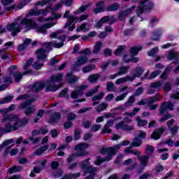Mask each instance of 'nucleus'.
<instances>
[{
  "label": "nucleus",
  "mask_w": 179,
  "mask_h": 179,
  "mask_svg": "<svg viewBox=\"0 0 179 179\" xmlns=\"http://www.w3.org/2000/svg\"><path fill=\"white\" fill-rule=\"evenodd\" d=\"M92 164L90 163V158H87L84 161H81L79 164L80 169L83 171L85 173L90 166H91Z\"/></svg>",
  "instance_id": "19"
},
{
  "label": "nucleus",
  "mask_w": 179,
  "mask_h": 179,
  "mask_svg": "<svg viewBox=\"0 0 179 179\" xmlns=\"http://www.w3.org/2000/svg\"><path fill=\"white\" fill-rule=\"evenodd\" d=\"M139 6H138L136 10V13L138 16L143 15V13H149L153 10L155 8V3L150 0H141L138 2Z\"/></svg>",
  "instance_id": "3"
},
{
  "label": "nucleus",
  "mask_w": 179,
  "mask_h": 179,
  "mask_svg": "<svg viewBox=\"0 0 179 179\" xmlns=\"http://www.w3.org/2000/svg\"><path fill=\"white\" fill-rule=\"evenodd\" d=\"M95 6L96 8L93 9V12L95 15H99V13H103V12L106 11V8H104V1L97 2Z\"/></svg>",
  "instance_id": "13"
},
{
  "label": "nucleus",
  "mask_w": 179,
  "mask_h": 179,
  "mask_svg": "<svg viewBox=\"0 0 179 179\" xmlns=\"http://www.w3.org/2000/svg\"><path fill=\"white\" fill-rule=\"evenodd\" d=\"M88 61L89 59L86 56H80L77 58V61L76 62V63L81 66V65H85V64H87Z\"/></svg>",
  "instance_id": "31"
},
{
  "label": "nucleus",
  "mask_w": 179,
  "mask_h": 179,
  "mask_svg": "<svg viewBox=\"0 0 179 179\" xmlns=\"http://www.w3.org/2000/svg\"><path fill=\"white\" fill-rule=\"evenodd\" d=\"M38 33H41V34H47V29L44 24L38 27Z\"/></svg>",
  "instance_id": "60"
},
{
  "label": "nucleus",
  "mask_w": 179,
  "mask_h": 179,
  "mask_svg": "<svg viewBox=\"0 0 179 179\" xmlns=\"http://www.w3.org/2000/svg\"><path fill=\"white\" fill-rule=\"evenodd\" d=\"M72 72H79L80 71V66L76 62L71 67Z\"/></svg>",
  "instance_id": "57"
},
{
  "label": "nucleus",
  "mask_w": 179,
  "mask_h": 179,
  "mask_svg": "<svg viewBox=\"0 0 179 179\" xmlns=\"http://www.w3.org/2000/svg\"><path fill=\"white\" fill-rule=\"evenodd\" d=\"M142 50V47L141 46H133L130 49L131 57H135L138 55V53Z\"/></svg>",
  "instance_id": "32"
},
{
  "label": "nucleus",
  "mask_w": 179,
  "mask_h": 179,
  "mask_svg": "<svg viewBox=\"0 0 179 179\" xmlns=\"http://www.w3.org/2000/svg\"><path fill=\"white\" fill-rule=\"evenodd\" d=\"M51 50V46H45L36 50V58L38 59H42V61H45V59H47V53L50 52Z\"/></svg>",
  "instance_id": "9"
},
{
  "label": "nucleus",
  "mask_w": 179,
  "mask_h": 179,
  "mask_svg": "<svg viewBox=\"0 0 179 179\" xmlns=\"http://www.w3.org/2000/svg\"><path fill=\"white\" fill-rule=\"evenodd\" d=\"M124 50H125V48H124V46H120L119 48H117L115 51L114 54L115 55H121V54L124 52Z\"/></svg>",
  "instance_id": "62"
},
{
  "label": "nucleus",
  "mask_w": 179,
  "mask_h": 179,
  "mask_svg": "<svg viewBox=\"0 0 179 179\" xmlns=\"http://www.w3.org/2000/svg\"><path fill=\"white\" fill-rule=\"evenodd\" d=\"M42 66L43 64L40 62V60H36L33 64V67L34 68V69H36V71H38V69H41Z\"/></svg>",
  "instance_id": "58"
},
{
  "label": "nucleus",
  "mask_w": 179,
  "mask_h": 179,
  "mask_svg": "<svg viewBox=\"0 0 179 179\" xmlns=\"http://www.w3.org/2000/svg\"><path fill=\"white\" fill-rule=\"evenodd\" d=\"M163 34V31L160 29H155L152 32L151 40L153 41H159L160 36Z\"/></svg>",
  "instance_id": "18"
},
{
  "label": "nucleus",
  "mask_w": 179,
  "mask_h": 179,
  "mask_svg": "<svg viewBox=\"0 0 179 179\" xmlns=\"http://www.w3.org/2000/svg\"><path fill=\"white\" fill-rule=\"evenodd\" d=\"M137 159L141 164V166L137 169V173L141 174L145 170V167L148 166L149 163V156L148 155H137Z\"/></svg>",
  "instance_id": "7"
},
{
  "label": "nucleus",
  "mask_w": 179,
  "mask_h": 179,
  "mask_svg": "<svg viewBox=\"0 0 179 179\" xmlns=\"http://www.w3.org/2000/svg\"><path fill=\"white\" fill-rule=\"evenodd\" d=\"M100 76H101L100 74L94 73V74L90 76L87 78V80L90 83H97V80H99V79H100Z\"/></svg>",
  "instance_id": "28"
},
{
  "label": "nucleus",
  "mask_w": 179,
  "mask_h": 179,
  "mask_svg": "<svg viewBox=\"0 0 179 179\" xmlns=\"http://www.w3.org/2000/svg\"><path fill=\"white\" fill-rule=\"evenodd\" d=\"M97 170H99V168L94 167L90 165L87 169V170L84 172V174H90L89 176L94 177V176H96V173H97Z\"/></svg>",
  "instance_id": "25"
},
{
  "label": "nucleus",
  "mask_w": 179,
  "mask_h": 179,
  "mask_svg": "<svg viewBox=\"0 0 179 179\" xmlns=\"http://www.w3.org/2000/svg\"><path fill=\"white\" fill-rule=\"evenodd\" d=\"M127 57H128V55H124L123 57V61L126 64H129V62H134L135 64H136L138 61H139V58L135 57V56L131 57V59H127Z\"/></svg>",
  "instance_id": "33"
},
{
  "label": "nucleus",
  "mask_w": 179,
  "mask_h": 179,
  "mask_svg": "<svg viewBox=\"0 0 179 179\" xmlns=\"http://www.w3.org/2000/svg\"><path fill=\"white\" fill-rule=\"evenodd\" d=\"M94 69H96V65L88 64V65L83 67L82 71L84 73H88V72H91V71H93Z\"/></svg>",
  "instance_id": "37"
},
{
  "label": "nucleus",
  "mask_w": 179,
  "mask_h": 179,
  "mask_svg": "<svg viewBox=\"0 0 179 179\" xmlns=\"http://www.w3.org/2000/svg\"><path fill=\"white\" fill-rule=\"evenodd\" d=\"M66 80L67 83H76L79 80V77L73 75L72 73H68L66 76Z\"/></svg>",
  "instance_id": "23"
},
{
  "label": "nucleus",
  "mask_w": 179,
  "mask_h": 179,
  "mask_svg": "<svg viewBox=\"0 0 179 179\" xmlns=\"http://www.w3.org/2000/svg\"><path fill=\"white\" fill-rule=\"evenodd\" d=\"M136 121L137 122V125L138 127H145L148 125V120H142L139 116L136 117Z\"/></svg>",
  "instance_id": "45"
},
{
  "label": "nucleus",
  "mask_w": 179,
  "mask_h": 179,
  "mask_svg": "<svg viewBox=\"0 0 179 179\" xmlns=\"http://www.w3.org/2000/svg\"><path fill=\"white\" fill-rule=\"evenodd\" d=\"M165 131L166 129L163 127L157 129L151 134V138H152V139H155V141H157V139H160V136H162V134H164Z\"/></svg>",
  "instance_id": "16"
},
{
  "label": "nucleus",
  "mask_w": 179,
  "mask_h": 179,
  "mask_svg": "<svg viewBox=\"0 0 179 179\" xmlns=\"http://www.w3.org/2000/svg\"><path fill=\"white\" fill-rule=\"evenodd\" d=\"M90 6L89 4L87 5H82L81 6L79 7L78 10H76L74 13L75 15H80V13H84L87 8Z\"/></svg>",
  "instance_id": "38"
},
{
  "label": "nucleus",
  "mask_w": 179,
  "mask_h": 179,
  "mask_svg": "<svg viewBox=\"0 0 179 179\" xmlns=\"http://www.w3.org/2000/svg\"><path fill=\"white\" fill-rule=\"evenodd\" d=\"M89 86L87 85H80L77 86L71 94V99H78V97H80V96H83V90H86Z\"/></svg>",
  "instance_id": "10"
},
{
  "label": "nucleus",
  "mask_w": 179,
  "mask_h": 179,
  "mask_svg": "<svg viewBox=\"0 0 179 179\" xmlns=\"http://www.w3.org/2000/svg\"><path fill=\"white\" fill-rule=\"evenodd\" d=\"M129 69H130L129 66H122L119 69L117 75H119V76H120L121 75H125V74L128 73V71H129Z\"/></svg>",
  "instance_id": "43"
},
{
  "label": "nucleus",
  "mask_w": 179,
  "mask_h": 179,
  "mask_svg": "<svg viewBox=\"0 0 179 179\" xmlns=\"http://www.w3.org/2000/svg\"><path fill=\"white\" fill-rule=\"evenodd\" d=\"M32 0H23L21 1L19 5L16 6V4H12L11 6L4 7V10L6 12H10V10H13V9H15V10H20V9H23L26 5H28V3H30Z\"/></svg>",
  "instance_id": "8"
},
{
  "label": "nucleus",
  "mask_w": 179,
  "mask_h": 179,
  "mask_svg": "<svg viewBox=\"0 0 179 179\" xmlns=\"http://www.w3.org/2000/svg\"><path fill=\"white\" fill-rule=\"evenodd\" d=\"M134 71L135 72L134 76L136 78H141L145 70L142 67H136L134 69Z\"/></svg>",
  "instance_id": "44"
},
{
  "label": "nucleus",
  "mask_w": 179,
  "mask_h": 179,
  "mask_svg": "<svg viewBox=\"0 0 179 179\" xmlns=\"http://www.w3.org/2000/svg\"><path fill=\"white\" fill-rule=\"evenodd\" d=\"M1 122L6 124V132H13L17 131L19 128L26 127L29 124V118L24 117L22 120L19 117V115L14 114H6L3 115Z\"/></svg>",
  "instance_id": "1"
},
{
  "label": "nucleus",
  "mask_w": 179,
  "mask_h": 179,
  "mask_svg": "<svg viewBox=\"0 0 179 179\" xmlns=\"http://www.w3.org/2000/svg\"><path fill=\"white\" fill-rule=\"evenodd\" d=\"M115 128L117 129H125V122L124 121H121L120 122L115 124Z\"/></svg>",
  "instance_id": "59"
},
{
  "label": "nucleus",
  "mask_w": 179,
  "mask_h": 179,
  "mask_svg": "<svg viewBox=\"0 0 179 179\" xmlns=\"http://www.w3.org/2000/svg\"><path fill=\"white\" fill-rule=\"evenodd\" d=\"M160 100V96L158 94L154 96H150L149 99L147 100V104L150 105L153 104V103H157Z\"/></svg>",
  "instance_id": "40"
},
{
  "label": "nucleus",
  "mask_w": 179,
  "mask_h": 179,
  "mask_svg": "<svg viewBox=\"0 0 179 179\" xmlns=\"http://www.w3.org/2000/svg\"><path fill=\"white\" fill-rule=\"evenodd\" d=\"M13 139H8L3 142L2 144L0 145V150H2L3 148H6V146H9V145H10V143H13Z\"/></svg>",
  "instance_id": "50"
},
{
  "label": "nucleus",
  "mask_w": 179,
  "mask_h": 179,
  "mask_svg": "<svg viewBox=\"0 0 179 179\" xmlns=\"http://www.w3.org/2000/svg\"><path fill=\"white\" fill-rule=\"evenodd\" d=\"M132 148H134L131 145H130L129 147L125 148L124 150V153H129L130 155H134V156H141L142 155V152L139 150H132Z\"/></svg>",
  "instance_id": "24"
},
{
  "label": "nucleus",
  "mask_w": 179,
  "mask_h": 179,
  "mask_svg": "<svg viewBox=\"0 0 179 179\" xmlns=\"http://www.w3.org/2000/svg\"><path fill=\"white\" fill-rule=\"evenodd\" d=\"M58 39L60 40L62 42L59 43H54L52 42L43 43L41 44V45H64V43L66 41V36L63 35L62 36H59Z\"/></svg>",
  "instance_id": "22"
},
{
  "label": "nucleus",
  "mask_w": 179,
  "mask_h": 179,
  "mask_svg": "<svg viewBox=\"0 0 179 179\" xmlns=\"http://www.w3.org/2000/svg\"><path fill=\"white\" fill-rule=\"evenodd\" d=\"M20 24L26 25L27 29H29V30H31V29H35V27H37V24H36V22H34L33 20L27 17L22 19L20 22Z\"/></svg>",
  "instance_id": "12"
},
{
  "label": "nucleus",
  "mask_w": 179,
  "mask_h": 179,
  "mask_svg": "<svg viewBox=\"0 0 179 179\" xmlns=\"http://www.w3.org/2000/svg\"><path fill=\"white\" fill-rule=\"evenodd\" d=\"M108 107V103L106 102H102L96 108V111H97V113H101V111H104V110H106Z\"/></svg>",
  "instance_id": "42"
},
{
  "label": "nucleus",
  "mask_w": 179,
  "mask_h": 179,
  "mask_svg": "<svg viewBox=\"0 0 179 179\" xmlns=\"http://www.w3.org/2000/svg\"><path fill=\"white\" fill-rule=\"evenodd\" d=\"M179 127L178 125L173 126L172 128L170 129L171 134L172 135H176L178 132Z\"/></svg>",
  "instance_id": "64"
},
{
  "label": "nucleus",
  "mask_w": 179,
  "mask_h": 179,
  "mask_svg": "<svg viewBox=\"0 0 179 179\" xmlns=\"http://www.w3.org/2000/svg\"><path fill=\"white\" fill-rule=\"evenodd\" d=\"M60 120H61V113L56 112L52 115L51 118L50 120V122H52V123L58 122V121H59Z\"/></svg>",
  "instance_id": "30"
},
{
  "label": "nucleus",
  "mask_w": 179,
  "mask_h": 179,
  "mask_svg": "<svg viewBox=\"0 0 179 179\" xmlns=\"http://www.w3.org/2000/svg\"><path fill=\"white\" fill-rule=\"evenodd\" d=\"M50 2H51V0H42L41 1L36 2L35 3V6H44V5L50 3Z\"/></svg>",
  "instance_id": "56"
},
{
  "label": "nucleus",
  "mask_w": 179,
  "mask_h": 179,
  "mask_svg": "<svg viewBox=\"0 0 179 179\" xmlns=\"http://www.w3.org/2000/svg\"><path fill=\"white\" fill-rule=\"evenodd\" d=\"M22 170H23L22 166H14L8 170V173H9V174H13V173H19V171H22Z\"/></svg>",
  "instance_id": "34"
},
{
  "label": "nucleus",
  "mask_w": 179,
  "mask_h": 179,
  "mask_svg": "<svg viewBox=\"0 0 179 179\" xmlns=\"http://www.w3.org/2000/svg\"><path fill=\"white\" fill-rule=\"evenodd\" d=\"M62 76H64L62 73L58 74L57 76H52L50 78V81L48 83L49 85L46 88V92H57V90H58V89H59V87H61L62 85H52V83L61 82V80H62Z\"/></svg>",
  "instance_id": "4"
},
{
  "label": "nucleus",
  "mask_w": 179,
  "mask_h": 179,
  "mask_svg": "<svg viewBox=\"0 0 179 179\" xmlns=\"http://www.w3.org/2000/svg\"><path fill=\"white\" fill-rule=\"evenodd\" d=\"M45 86V82H36L33 85L29 87V90L31 92H34V93H38V92L43 90Z\"/></svg>",
  "instance_id": "11"
},
{
  "label": "nucleus",
  "mask_w": 179,
  "mask_h": 179,
  "mask_svg": "<svg viewBox=\"0 0 179 179\" xmlns=\"http://www.w3.org/2000/svg\"><path fill=\"white\" fill-rule=\"evenodd\" d=\"M142 143H143L142 139L136 136L133 138L131 145L133 146V148H139L142 146Z\"/></svg>",
  "instance_id": "27"
},
{
  "label": "nucleus",
  "mask_w": 179,
  "mask_h": 179,
  "mask_svg": "<svg viewBox=\"0 0 179 179\" xmlns=\"http://www.w3.org/2000/svg\"><path fill=\"white\" fill-rule=\"evenodd\" d=\"M36 100L35 99L28 100L21 104H20V108H27L28 106H30Z\"/></svg>",
  "instance_id": "49"
},
{
  "label": "nucleus",
  "mask_w": 179,
  "mask_h": 179,
  "mask_svg": "<svg viewBox=\"0 0 179 179\" xmlns=\"http://www.w3.org/2000/svg\"><path fill=\"white\" fill-rule=\"evenodd\" d=\"M103 97H104V93L103 92H99L98 94L92 96V101H99L100 100H103Z\"/></svg>",
  "instance_id": "48"
},
{
  "label": "nucleus",
  "mask_w": 179,
  "mask_h": 179,
  "mask_svg": "<svg viewBox=\"0 0 179 179\" xmlns=\"http://www.w3.org/2000/svg\"><path fill=\"white\" fill-rule=\"evenodd\" d=\"M159 115H163L166 111H167V101H164L161 104V106L159 109Z\"/></svg>",
  "instance_id": "46"
},
{
  "label": "nucleus",
  "mask_w": 179,
  "mask_h": 179,
  "mask_svg": "<svg viewBox=\"0 0 179 179\" xmlns=\"http://www.w3.org/2000/svg\"><path fill=\"white\" fill-rule=\"evenodd\" d=\"M134 9H136V6H133L131 8H129L124 10H121L118 15L119 20H123L124 17L128 16L129 13H132V12H134Z\"/></svg>",
  "instance_id": "14"
},
{
  "label": "nucleus",
  "mask_w": 179,
  "mask_h": 179,
  "mask_svg": "<svg viewBox=\"0 0 179 179\" xmlns=\"http://www.w3.org/2000/svg\"><path fill=\"white\" fill-rule=\"evenodd\" d=\"M41 15L44 16L45 11H43V9H38L37 7H34L28 13V16H40Z\"/></svg>",
  "instance_id": "15"
},
{
  "label": "nucleus",
  "mask_w": 179,
  "mask_h": 179,
  "mask_svg": "<svg viewBox=\"0 0 179 179\" xmlns=\"http://www.w3.org/2000/svg\"><path fill=\"white\" fill-rule=\"evenodd\" d=\"M120 148L121 144H117L113 147L101 148L100 151L101 154L106 155V153H107L108 155L105 159H102L101 157H97L96 160L94 162V164H96V166H100V164H101L104 162H110L113 156H114V155H115L117 152L120 150Z\"/></svg>",
  "instance_id": "2"
},
{
  "label": "nucleus",
  "mask_w": 179,
  "mask_h": 179,
  "mask_svg": "<svg viewBox=\"0 0 179 179\" xmlns=\"http://www.w3.org/2000/svg\"><path fill=\"white\" fill-rule=\"evenodd\" d=\"M76 157H80L79 155L77 153H73L69 156L67 158V163L69 164L73 162L74 159H76Z\"/></svg>",
  "instance_id": "52"
},
{
  "label": "nucleus",
  "mask_w": 179,
  "mask_h": 179,
  "mask_svg": "<svg viewBox=\"0 0 179 179\" xmlns=\"http://www.w3.org/2000/svg\"><path fill=\"white\" fill-rule=\"evenodd\" d=\"M83 126L84 128H86V129H89L92 127V122L90 120H85L83 122Z\"/></svg>",
  "instance_id": "63"
},
{
  "label": "nucleus",
  "mask_w": 179,
  "mask_h": 179,
  "mask_svg": "<svg viewBox=\"0 0 179 179\" xmlns=\"http://www.w3.org/2000/svg\"><path fill=\"white\" fill-rule=\"evenodd\" d=\"M113 125H114V120H109L102 129V134H111V129L110 128L113 127Z\"/></svg>",
  "instance_id": "20"
},
{
  "label": "nucleus",
  "mask_w": 179,
  "mask_h": 179,
  "mask_svg": "<svg viewBox=\"0 0 179 179\" xmlns=\"http://www.w3.org/2000/svg\"><path fill=\"white\" fill-rule=\"evenodd\" d=\"M6 29L8 31H11L12 36H17L18 33L22 31V25L19 24L17 20L7 24Z\"/></svg>",
  "instance_id": "5"
},
{
  "label": "nucleus",
  "mask_w": 179,
  "mask_h": 179,
  "mask_svg": "<svg viewBox=\"0 0 179 179\" xmlns=\"http://www.w3.org/2000/svg\"><path fill=\"white\" fill-rule=\"evenodd\" d=\"M80 173H69L64 176L62 179H76L80 177Z\"/></svg>",
  "instance_id": "29"
},
{
  "label": "nucleus",
  "mask_w": 179,
  "mask_h": 179,
  "mask_svg": "<svg viewBox=\"0 0 179 179\" xmlns=\"http://www.w3.org/2000/svg\"><path fill=\"white\" fill-rule=\"evenodd\" d=\"M28 73H31V70L27 71L22 73H20L17 71L14 73L13 77H14L15 82H16V83L20 82V80H22V78H23V76H24V75H27Z\"/></svg>",
  "instance_id": "21"
},
{
  "label": "nucleus",
  "mask_w": 179,
  "mask_h": 179,
  "mask_svg": "<svg viewBox=\"0 0 179 179\" xmlns=\"http://www.w3.org/2000/svg\"><path fill=\"white\" fill-rule=\"evenodd\" d=\"M115 89L114 83L109 81L106 83V90L108 92H114Z\"/></svg>",
  "instance_id": "51"
},
{
  "label": "nucleus",
  "mask_w": 179,
  "mask_h": 179,
  "mask_svg": "<svg viewBox=\"0 0 179 179\" xmlns=\"http://www.w3.org/2000/svg\"><path fill=\"white\" fill-rule=\"evenodd\" d=\"M135 103V95H132L129 98V100L125 103V106L129 107V106H132Z\"/></svg>",
  "instance_id": "55"
},
{
  "label": "nucleus",
  "mask_w": 179,
  "mask_h": 179,
  "mask_svg": "<svg viewBox=\"0 0 179 179\" xmlns=\"http://www.w3.org/2000/svg\"><path fill=\"white\" fill-rule=\"evenodd\" d=\"M49 148H50V145H45L43 147L38 148L36 150V155H37L38 156H40V155H43V153H44L45 150H48Z\"/></svg>",
  "instance_id": "47"
},
{
  "label": "nucleus",
  "mask_w": 179,
  "mask_h": 179,
  "mask_svg": "<svg viewBox=\"0 0 179 179\" xmlns=\"http://www.w3.org/2000/svg\"><path fill=\"white\" fill-rule=\"evenodd\" d=\"M88 148H89V144L86 143H83L76 145L74 147V150L77 152V154L80 157H83L89 155V152L86 151V149H87Z\"/></svg>",
  "instance_id": "6"
},
{
  "label": "nucleus",
  "mask_w": 179,
  "mask_h": 179,
  "mask_svg": "<svg viewBox=\"0 0 179 179\" xmlns=\"http://www.w3.org/2000/svg\"><path fill=\"white\" fill-rule=\"evenodd\" d=\"M99 89H100V85H97L94 89L90 90L85 93L86 97H92V96H94V94L99 92Z\"/></svg>",
  "instance_id": "35"
},
{
  "label": "nucleus",
  "mask_w": 179,
  "mask_h": 179,
  "mask_svg": "<svg viewBox=\"0 0 179 179\" xmlns=\"http://www.w3.org/2000/svg\"><path fill=\"white\" fill-rule=\"evenodd\" d=\"M118 9H120V3H113L106 8V12H115Z\"/></svg>",
  "instance_id": "26"
},
{
  "label": "nucleus",
  "mask_w": 179,
  "mask_h": 179,
  "mask_svg": "<svg viewBox=\"0 0 179 179\" xmlns=\"http://www.w3.org/2000/svg\"><path fill=\"white\" fill-rule=\"evenodd\" d=\"M179 53L176 50H171L169 54V59L172 61V59H178Z\"/></svg>",
  "instance_id": "39"
},
{
  "label": "nucleus",
  "mask_w": 179,
  "mask_h": 179,
  "mask_svg": "<svg viewBox=\"0 0 179 179\" xmlns=\"http://www.w3.org/2000/svg\"><path fill=\"white\" fill-rule=\"evenodd\" d=\"M36 111V107L31 106L30 108H27L25 110V114L26 115H31L34 112Z\"/></svg>",
  "instance_id": "53"
},
{
  "label": "nucleus",
  "mask_w": 179,
  "mask_h": 179,
  "mask_svg": "<svg viewBox=\"0 0 179 179\" xmlns=\"http://www.w3.org/2000/svg\"><path fill=\"white\" fill-rule=\"evenodd\" d=\"M80 132L81 131L76 129L74 130V140L75 141H78V139H80Z\"/></svg>",
  "instance_id": "61"
},
{
  "label": "nucleus",
  "mask_w": 179,
  "mask_h": 179,
  "mask_svg": "<svg viewBox=\"0 0 179 179\" xmlns=\"http://www.w3.org/2000/svg\"><path fill=\"white\" fill-rule=\"evenodd\" d=\"M43 170V168L40 166H34L33 169V171L31 172L29 177L34 178L36 177V174H38L41 173V171Z\"/></svg>",
  "instance_id": "41"
},
{
  "label": "nucleus",
  "mask_w": 179,
  "mask_h": 179,
  "mask_svg": "<svg viewBox=\"0 0 179 179\" xmlns=\"http://www.w3.org/2000/svg\"><path fill=\"white\" fill-rule=\"evenodd\" d=\"M13 99V96H6L3 99L0 100V104H5V103H9V101H10Z\"/></svg>",
  "instance_id": "54"
},
{
  "label": "nucleus",
  "mask_w": 179,
  "mask_h": 179,
  "mask_svg": "<svg viewBox=\"0 0 179 179\" xmlns=\"http://www.w3.org/2000/svg\"><path fill=\"white\" fill-rule=\"evenodd\" d=\"M52 16L53 17H46L44 18L43 17H38V20L40 22H48V21H52V20H55L57 19H59L61 17V14L59 13H52Z\"/></svg>",
  "instance_id": "17"
},
{
  "label": "nucleus",
  "mask_w": 179,
  "mask_h": 179,
  "mask_svg": "<svg viewBox=\"0 0 179 179\" xmlns=\"http://www.w3.org/2000/svg\"><path fill=\"white\" fill-rule=\"evenodd\" d=\"M145 155H147V156H150V155H153V153H155V147H153V145H145Z\"/></svg>",
  "instance_id": "36"
}]
</instances>
